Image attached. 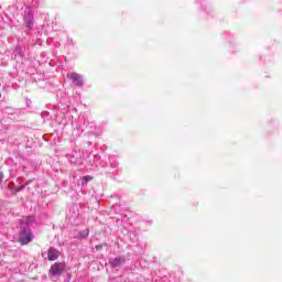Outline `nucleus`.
Returning a JSON list of instances; mask_svg holds the SVG:
<instances>
[{
	"mask_svg": "<svg viewBox=\"0 0 282 282\" xmlns=\"http://www.w3.org/2000/svg\"><path fill=\"white\" fill-rule=\"evenodd\" d=\"M32 241V231L29 227L22 228L20 231V243L22 246H28Z\"/></svg>",
	"mask_w": 282,
	"mask_h": 282,
	"instance_id": "f257e3e1",
	"label": "nucleus"
},
{
	"mask_svg": "<svg viewBox=\"0 0 282 282\" xmlns=\"http://www.w3.org/2000/svg\"><path fill=\"white\" fill-rule=\"evenodd\" d=\"M63 272H65V263L63 262H55L50 269L51 276H61Z\"/></svg>",
	"mask_w": 282,
	"mask_h": 282,
	"instance_id": "f03ea898",
	"label": "nucleus"
},
{
	"mask_svg": "<svg viewBox=\"0 0 282 282\" xmlns=\"http://www.w3.org/2000/svg\"><path fill=\"white\" fill-rule=\"evenodd\" d=\"M67 78H69L76 87H83V76L78 75V73L67 74Z\"/></svg>",
	"mask_w": 282,
	"mask_h": 282,
	"instance_id": "7ed1b4c3",
	"label": "nucleus"
},
{
	"mask_svg": "<svg viewBox=\"0 0 282 282\" xmlns=\"http://www.w3.org/2000/svg\"><path fill=\"white\" fill-rule=\"evenodd\" d=\"M48 261H56L61 257V252L55 248H50L47 252Z\"/></svg>",
	"mask_w": 282,
	"mask_h": 282,
	"instance_id": "20e7f679",
	"label": "nucleus"
},
{
	"mask_svg": "<svg viewBox=\"0 0 282 282\" xmlns=\"http://www.w3.org/2000/svg\"><path fill=\"white\" fill-rule=\"evenodd\" d=\"M109 263L112 268H120V265H122V263H124V258L118 257L115 259H110Z\"/></svg>",
	"mask_w": 282,
	"mask_h": 282,
	"instance_id": "39448f33",
	"label": "nucleus"
},
{
	"mask_svg": "<svg viewBox=\"0 0 282 282\" xmlns=\"http://www.w3.org/2000/svg\"><path fill=\"white\" fill-rule=\"evenodd\" d=\"M24 23L26 28H32V25L34 24V18L29 14L24 18Z\"/></svg>",
	"mask_w": 282,
	"mask_h": 282,
	"instance_id": "423d86ee",
	"label": "nucleus"
},
{
	"mask_svg": "<svg viewBox=\"0 0 282 282\" xmlns=\"http://www.w3.org/2000/svg\"><path fill=\"white\" fill-rule=\"evenodd\" d=\"M31 221H34V217L28 216L26 219H25V224L29 225Z\"/></svg>",
	"mask_w": 282,
	"mask_h": 282,
	"instance_id": "0eeeda50",
	"label": "nucleus"
},
{
	"mask_svg": "<svg viewBox=\"0 0 282 282\" xmlns=\"http://www.w3.org/2000/svg\"><path fill=\"white\" fill-rule=\"evenodd\" d=\"M89 229H86L84 232L80 234V237H88Z\"/></svg>",
	"mask_w": 282,
	"mask_h": 282,
	"instance_id": "6e6552de",
	"label": "nucleus"
},
{
	"mask_svg": "<svg viewBox=\"0 0 282 282\" xmlns=\"http://www.w3.org/2000/svg\"><path fill=\"white\" fill-rule=\"evenodd\" d=\"M3 183V172H0V184Z\"/></svg>",
	"mask_w": 282,
	"mask_h": 282,
	"instance_id": "1a4fd4ad",
	"label": "nucleus"
},
{
	"mask_svg": "<svg viewBox=\"0 0 282 282\" xmlns=\"http://www.w3.org/2000/svg\"><path fill=\"white\" fill-rule=\"evenodd\" d=\"M95 248L96 250H102V245H97Z\"/></svg>",
	"mask_w": 282,
	"mask_h": 282,
	"instance_id": "9d476101",
	"label": "nucleus"
},
{
	"mask_svg": "<svg viewBox=\"0 0 282 282\" xmlns=\"http://www.w3.org/2000/svg\"><path fill=\"white\" fill-rule=\"evenodd\" d=\"M84 180H85V182H89V180H91V177L85 176Z\"/></svg>",
	"mask_w": 282,
	"mask_h": 282,
	"instance_id": "9b49d317",
	"label": "nucleus"
},
{
	"mask_svg": "<svg viewBox=\"0 0 282 282\" xmlns=\"http://www.w3.org/2000/svg\"><path fill=\"white\" fill-rule=\"evenodd\" d=\"M23 188H25V186L19 187V188L17 189V192L19 193V192L23 191Z\"/></svg>",
	"mask_w": 282,
	"mask_h": 282,
	"instance_id": "f8f14e48",
	"label": "nucleus"
},
{
	"mask_svg": "<svg viewBox=\"0 0 282 282\" xmlns=\"http://www.w3.org/2000/svg\"><path fill=\"white\" fill-rule=\"evenodd\" d=\"M0 98H1V94H0Z\"/></svg>",
	"mask_w": 282,
	"mask_h": 282,
	"instance_id": "ddd939ff",
	"label": "nucleus"
}]
</instances>
